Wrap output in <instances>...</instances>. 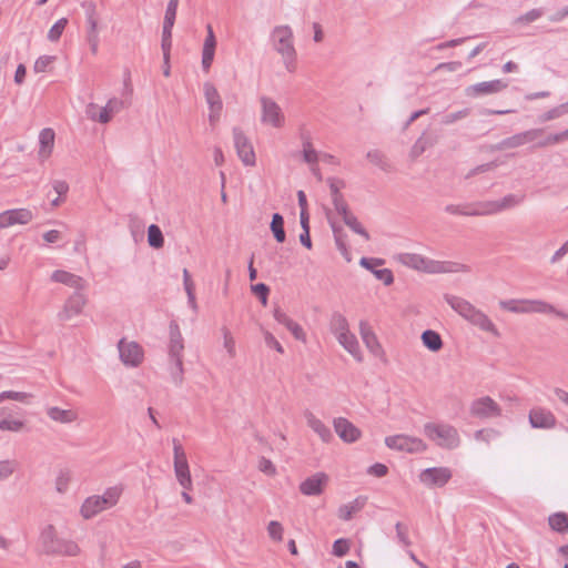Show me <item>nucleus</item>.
I'll list each match as a JSON object with an SVG mask.
<instances>
[{
	"mask_svg": "<svg viewBox=\"0 0 568 568\" xmlns=\"http://www.w3.org/2000/svg\"><path fill=\"white\" fill-rule=\"evenodd\" d=\"M118 348L120 358L126 366L136 367L142 363L143 351L138 343H126L124 339H121L118 344Z\"/></svg>",
	"mask_w": 568,
	"mask_h": 568,
	"instance_id": "f8f14e48",
	"label": "nucleus"
},
{
	"mask_svg": "<svg viewBox=\"0 0 568 568\" xmlns=\"http://www.w3.org/2000/svg\"><path fill=\"white\" fill-rule=\"evenodd\" d=\"M349 551V541L344 538H339L333 544V555L336 557H343Z\"/></svg>",
	"mask_w": 568,
	"mask_h": 568,
	"instance_id": "680f3d73",
	"label": "nucleus"
},
{
	"mask_svg": "<svg viewBox=\"0 0 568 568\" xmlns=\"http://www.w3.org/2000/svg\"><path fill=\"white\" fill-rule=\"evenodd\" d=\"M507 88V83L503 80H493L479 82L476 84L468 85L465 89V94L468 98H478L483 95H489L498 93Z\"/></svg>",
	"mask_w": 568,
	"mask_h": 568,
	"instance_id": "2eb2a0df",
	"label": "nucleus"
},
{
	"mask_svg": "<svg viewBox=\"0 0 568 568\" xmlns=\"http://www.w3.org/2000/svg\"><path fill=\"white\" fill-rule=\"evenodd\" d=\"M67 24H68V19H67V18H61V19H59V20H58V21H57V22H55V23L50 28V30H49V32H48V39H49L51 42H55V41H58V40L61 38V36H62V33H63V31H64V29H65Z\"/></svg>",
	"mask_w": 568,
	"mask_h": 568,
	"instance_id": "603ef678",
	"label": "nucleus"
},
{
	"mask_svg": "<svg viewBox=\"0 0 568 568\" xmlns=\"http://www.w3.org/2000/svg\"><path fill=\"white\" fill-rule=\"evenodd\" d=\"M54 131L52 129L45 128L41 130L39 134V142H40V156L47 158L52 151L53 144H54Z\"/></svg>",
	"mask_w": 568,
	"mask_h": 568,
	"instance_id": "f704fd0d",
	"label": "nucleus"
},
{
	"mask_svg": "<svg viewBox=\"0 0 568 568\" xmlns=\"http://www.w3.org/2000/svg\"><path fill=\"white\" fill-rule=\"evenodd\" d=\"M328 484V476L325 473H316L300 484V491L305 496H318Z\"/></svg>",
	"mask_w": 568,
	"mask_h": 568,
	"instance_id": "a211bd4d",
	"label": "nucleus"
},
{
	"mask_svg": "<svg viewBox=\"0 0 568 568\" xmlns=\"http://www.w3.org/2000/svg\"><path fill=\"white\" fill-rule=\"evenodd\" d=\"M148 243L153 248H161L164 245V236L156 224H151L148 229Z\"/></svg>",
	"mask_w": 568,
	"mask_h": 568,
	"instance_id": "a19ab883",
	"label": "nucleus"
},
{
	"mask_svg": "<svg viewBox=\"0 0 568 568\" xmlns=\"http://www.w3.org/2000/svg\"><path fill=\"white\" fill-rule=\"evenodd\" d=\"M367 160L374 165L378 166L384 172H392L394 170L393 164L386 158V155L379 150H369L366 153Z\"/></svg>",
	"mask_w": 568,
	"mask_h": 568,
	"instance_id": "c9c22d12",
	"label": "nucleus"
},
{
	"mask_svg": "<svg viewBox=\"0 0 568 568\" xmlns=\"http://www.w3.org/2000/svg\"><path fill=\"white\" fill-rule=\"evenodd\" d=\"M548 524L552 530L564 534L568 530V515L566 513H555L549 516Z\"/></svg>",
	"mask_w": 568,
	"mask_h": 568,
	"instance_id": "ea45409f",
	"label": "nucleus"
},
{
	"mask_svg": "<svg viewBox=\"0 0 568 568\" xmlns=\"http://www.w3.org/2000/svg\"><path fill=\"white\" fill-rule=\"evenodd\" d=\"M308 427L316 433L324 443H329L333 439V434L321 419H318L312 412L306 410L304 414Z\"/></svg>",
	"mask_w": 568,
	"mask_h": 568,
	"instance_id": "c85d7f7f",
	"label": "nucleus"
},
{
	"mask_svg": "<svg viewBox=\"0 0 568 568\" xmlns=\"http://www.w3.org/2000/svg\"><path fill=\"white\" fill-rule=\"evenodd\" d=\"M169 356L171 359L182 358L184 342L180 327L175 321L170 323Z\"/></svg>",
	"mask_w": 568,
	"mask_h": 568,
	"instance_id": "b1692460",
	"label": "nucleus"
},
{
	"mask_svg": "<svg viewBox=\"0 0 568 568\" xmlns=\"http://www.w3.org/2000/svg\"><path fill=\"white\" fill-rule=\"evenodd\" d=\"M469 114H470V109L466 108V109L459 110L457 112L446 114L443 118L442 123L448 125V124H452L458 120H462V119L468 116Z\"/></svg>",
	"mask_w": 568,
	"mask_h": 568,
	"instance_id": "69168bd1",
	"label": "nucleus"
},
{
	"mask_svg": "<svg viewBox=\"0 0 568 568\" xmlns=\"http://www.w3.org/2000/svg\"><path fill=\"white\" fill-rule=\"evenodd\" d=\"M262 113L261 122L266 125L280 129L285 124V115L281 106L268 97L260 98Z\"/></svg>",
	"mask_w": 568,
	"mask_h": 568,
	"instance_id": "0eeeda50",
	"label": "nucleus"
},
{
	"mask_svg": "<svg viewBox=\"0 0 568 568\" xmlns=\"http://www.w3.org/2000/svg\"><path fill=\"white\" fill-rule=\"evenodd\" d=\"M344 223L356 234L363 236L366 241L369 240L368 232L364 229V226L358 222L357 217L349 213L345 217H343Z\"/></svg>",
	"mask_w": 568,
	"mask_h": 568,
	"instance_id": "49530a36",
	"label": "nucleus"
},
{
	"mask_svg": "<svg viewBox=\"0 0 568 568\" xmlns=\"http://www.w3.org/2000/svg\"><path fill=\"white\" fill-rule=\"evenodd\" d=\"M545 130L544 129H530L517 134H514L509 138H506L501 140L499 143H497L494 146V150L496 151H503L507 149H516L519 148L526 143L535 142L538 138L544 135Z\"/></svg>",
	"mask_w": 568,
	"mask_h": 568,
	"instance_id": "9d476101",
	"label": "nucleus"
},
{
	"mask_svg": "<svg viewBox=\"0 0 568 568\" xmlns=\"http://www.w3.org/2000/svg\"><path fill=\"white\" fill-rule=\"evenodd\" d=\"M252 292L258 297L261 303L265 306L267 304L270 288L264 283H257L251 286Z\"/></svg>",
	"mask_w": 568,
	"mask_h": 568,
	"instance_id": "052dcab7",
	"label": "nucleus"
},
{
	"mask_svg": "<svg viewBox=\"0 0 568 568\" xmlns=\"http://www.w3.org/2000/svg\"><path fill=\"white\" fill-rule=\"evenodd\" d=\"M366 501V497L358 496L353 501L342 505L338 508V517L345 521L351 520L354 514L361 511L365 507Z\"/></svg>",
	"mask_w": 568,
	"mask_h": 568,
	"instance_id": "c756f323",
	"label": "nucleus"
},
{
	"mask_svg": "<svg viewBox=\"0 0 568 568\" xmlns=\"http://www.w3.org/2000/svg\"><path fill=\"white\" fill-rule=\"evenodd\" d=\"M87 9V41L93 54L98 53L99 48V33H98V19L95 17V7L92 2L83 3Z\"/></svg>",
	"mask_w": 568,
	"mask_h": 568,
	"instance_id": "f3484780",
	"label": "nucleus"
},
{
	"mask_svg": "<svg viewBox=\"0 0 568 568\" xmlns=\"http://www.w3.org/2000/svg\"><path fill=\"white\" fill-rule=\"evenodd\" d=\"M437 142V138L423 133L413 144L409 151V158L415 161L418 159L428 148H432Z\"/></svg>",
	"mask_w": 568,
	"mask_h": 568,
	"instance_id": "7c9ffc66",
	"label": "nucleus"
},
{
	"mask_svg": "<svg viewBox=\"0 0 568 568\" xmlns=\"http://www.w3.org/2000/svg\"><path fill=\"white\" fill-rule=\"evenodd\" d=\"M444 300L455 312H457L470 324L479 327L484 332L491 333L494 336H499L497 327L489 320V317L484 312L476 308L471 303H469L465 298L450 294H445Z\"/></svg>",
	"mask_w": 568,
	"mask_h": 568,
	"instance_id": "f03ea898",
	"label": "nucleus"
},
{
	"mask_svg": "<svg viewBox=\"0 0 568 568\" xmlns=\"http://www.w3.org/2000/svg\"><path fill=\"white\" fill-rule=\"evenodd\" d=\"M329 328L336 338L349 332V325L346 317L337 312L331 317Z\"/></svg>",
	"mask_w": 568,
	"mask_h": 568,
	"instance_id": "e433bc0d",
	"label": "nucleus"
},
{
	"mask_svg": "<svg viewBox=\"0 0 568 568\" xmlns=\"http://www.w3.org/2000/svg\"><path fill=\"white\" fill-rule=\"evenodd\" d=\"M452 476V470L447 467H430L419 474V480L427 487H443Z\"/></svg>",
	"mask_w": 568,
	"mask_h": 568,
	"instance_id": "9b49d317",
	"label": "nucleus"
},
{
	"mask_svg": "<svg viewBox=\"0 0 568 568\" xmlns=\"http://www.w3.org/2000/svg\"><path fill=\"white\" fill-rule=\"evenodd\" d=\"M499 306L515 314H526V300H503Z\"/></svg>",
	"mask_w": 568,
	"mask_h": 568,
	"instance_id": "37998d69",
	"label": "nucleus"
},
{
	"mask_svg": "<svg viewBox=\"0 0 568 568\" xmlns=\"http://www.w3.org/2000/svg\"><path fill=\"white\" fill-rule=\"evenodd\" d=\"M359 334L366 347L369 349L372 354L378 356L383 353L382 346L375 333L373 332L371 325L366 321L359 322Z\"/></svg>",
	"mask_w": 568,
	"mask_h": 568,
	"instance_id": "393cba45",
	"label": "nucleus"
},
{
	"mask_svg": "<svg viewBox=\"0 0 568 568\" xmlns=\"http://www.w3.org/2000/svg\"><path fill=\"white\" fill-rule=\"evenodd\" d=\"M170 374H171L173 383L176 386L182 385V383H183V374H184L183 359L182 358L172 359V366L170 368Z\"/></svg>",
	"mask_w": 568,
	"mask_h": 568,
	"instance_id": "8fccbe9b",
	"label": "nucleus"
},
{
	"mask_svg": "<svg viewBox=\"0 0 568 568\" xmlns=\"http://www.w3.org/2000/svg\"><path fill=\"white\" fill-rule=\"evenodd\" d=\"M524 200H525L524 194H507L501 200H497L499 211L503 212V211L513 209V207L519 205L520 203H523Z\"/></svg>",
	"mask_w": 568,
	"mask_h": 568,
	"instance_id": "c03bdc74",
	"label": "nucleus"
},
{
	"mask_svg": "<svg viewBox=\"0 0 568 568\" xmlns=\"http://www.w3.org/2000/svg\"><path fill=\"white\" fill-rule=\"evenodd\" d=\"M108 508L109 507L105 503V499H103L102 496L94 495V496L88 497L84 500V503L81 506L80 511H81V515L85 519H90V518L94 517L95 515H98L99 513H101L102 510L108 509Z\"/></svg>",
	"mask_w": 568,
	"mask_h": 568,
	"instance_id": "bb28decb",
	"label": "nucleus"
},
{
	"mask_svg": "<svg viewBox=\"0 0 568 568\" xmlns=\"http://www.w3.org/2000/svg\"><path fill=\"white\" fill-rule=\"evenodd\" d=\"M204 97L210 109L209 121L211 124L220 120L223 103L214 84L205 82L203 85Z\"/></svg>",
	"mask_w": 568,
	"mask_h": 568,
	"instance_id": "ddd939ff",
	"label": "nucleus"
},
{
	"mask_svg": "<svg viewBox=\"0 0 568 568\" xmlns=\"http://www.w3.org/2000/svg\"><path fill=\"white\" fill-rule=\"evenodd\" d=\"M122 487L121 486H113V487H109L104 494L102 495L103 499H105V503L108 505L109 508L113 507L114 505H116V503L119 501L120 499V496L122 495Z\"/></svg>",
	"mask_w": 568,
	"mask_h": 568,
	"instance_id": "864d4df0",
	"label": "nucleus"
},
{
	"mask_svg": "<svg viewBox=\"0 0 568 568\" xmlns=\"http://www.w3.org/2000/svg\"><path fill=\"white\" fill-rule=\"evenodd\" d=\"M564 114H567V111L562 103V104L557 105V106L548 110L547 112L542 113L539 116V122H541V123L548 122V121L558 119V118L562 116Z\"/></svg>",
	"mask_w": 568,
	"mask_h": 568,
	"instance_id": "6e6d98bb",
	"label": "nucleus"
},
{
	"mask_svg": "<svg viewBox=\"0 0 568 568\" xmlns=\"http://www.w3.org/2000/svg\"><path fill=\"white\" fill-rule=\"evenodd\" d=\"M562 142V139H561V135H560V132L558 133H554V134H548L547 136L542 138V135L540 138H538L534 143V148H547V146H550V145H555V144H558Z\"/></svg>",
	"mask_w": 568,
	"mask_h": 568,
	"instance_id": "5fc2aeb1",
	"label": "nucleus"
},
{
	"mask_svg": "<svg viewBox=\"0 0 568 568\" xmlns=\"http://www.w3.org/2000/svg\"><path fill=\"white\" fill-rule=\"evenodd\" d=\"M273 49L282 57L287 72L294 73L297 69V52L294 47V34L287 24L276 26L270 36Z\"/></svg>",
	"mask_w": 568,
	"mask_h": 568,
	"instance_id": "f257e3e1",
	"label": "nucleus"
},
{
	"mask_svg": "<svg viewBox=\"0 0 568 568\" xmlns=\"http://www.w3.org/2000/svg\"><path fill=\"white\" fill-rule=\"evenodd\" d=\"M385 263L383 258L375 257H362L359 260V265L371 271L375 277L383 282L384 285H390L394 282L393 273L389 268H377Z\"/></svg>",
	"mask_w": 568,
	"mask_h": 568,
	"instance_id": "6ab92c4d",
	"label": "nucleus"
},
{
	"mask_svg": "<svg viewBox=\"0 0 568 568\" xmlns=\"http://www.w3.org/2000/svg\"><path fill=\"white\" fill-rule=\"evenodd\" d=\"M554 314L560 318V314H568V312L556 308L552 304L542 300H526V314Z\"/></svg>",
	"mask_w": 568,
	"mask_h": 568,
	"instance_id": "cd10ccee",
	"label": "nucleus"
},
{
	"mask_svg": "<svg viewBox=\"0 0 568 568\" xmlns=\"http://www.w3.org/2000/svg\"><path fill=\"white\" fill-rule=\"evenodd\" d=\"M331 227H332V231H333V235H334V239H335V243H336V246L338 248V251L347 258V254H348V250H347V245L345 243V233L343 232V229L342 226L339 225H336L335 223H331Z\"/></svg>",
	"mask_w": 568,
	"mask_h": 568,
	"instance_id": "a18cd8bd",
	"label": "nucleus"
},
{
	"mask_svg": "<svg viewBox=\"0 0 568 568\" xmlns=\"http://www.w3.org/2000/svg\"><path fill=\"white\" fill-rule=\"evenodd\" d=\"M500 213L498 201H480L471 204L473 216H484Z\"/></svg>",
	"mask_w": 568,
	"mask_h": 568,
	"instance_id": "72a5a7b5",
	"label": "nucleus"
},
{
	"mask_svg": "<svg viewBox=\"0 0 568 568\" xmlns=\"http://www.w3.org/2000/svg\"><path fill=\"white\" fill-rule=\"evenodd\" d=\"M48 416L58 423L70 424L77 420L78 414L72 409H62L57 406L49 407L47 409Z\"/></svg>",
	"mask_w": 568,
	"mask_h": 568,
	"instance_id": "473e14b6",
	"label": "nucleus"
},
{
	"mask_svg": "<svg viewBox=\"0 0 568 568\" xmlns=\"http://www.w3.org/2000/svg\"><path fill=\"white\" fill-rule=\"evenodd\" d=\"M87 304V297L80 292H74L64 303L62 311L58 313V318L62 322L71 320L82 313L83 307Z\"/></svg>",
	"mask_w": 568,
	"mask_h": 568,
	"instance_id": "4468645a",
	"label": "nucleus"
},
{
	"mask_svg": "<svg viewBox=\"0 0 568 568\" xmlns=\"http://www.w3.org/2000/svg\"><path fill=\"white\" fill-rule=\"evenodd\" d=\"M469 413L479 419L495 418L501 415V407L491 397L484 396L470 404Z\"/></svg>",
	"mask_w": 568,
	"mask_h": 568,
	"instance_id": "1a4fd4ad",
	"label": "nucleus"
},
{
	"mask_svg": "<svg viewBox=\"0 0 568 568\" xmlns=\"http://www.w3.org/2000/svg\"><path fill=\"white\" fill-rule=\"evenodd\" d=\"M178 7L179 0H169L164 14L163 28L174 27Z\"/></svg>",
	"mask_w": 568,
	"mask_h": 568,
	"instance_id": "de8ad7c7",
	"label": "nucleus"
},
{
	"mask_svg": "<svg viewBox=\"0 0 568 568\" xmlns=\"http://www.w3.org/2000/svg\"><path fill=\"white\" fill-rule=\"evenodd\" d=\"M445 211L453 215L473 216L470 214L471 213V204H465V205L448 204L445 206Z\"/></svg>",
	"mask_w": 568,
	"mask_h": 568,
	"instance_id": "bf43d9fd",
	"label": "nucleus"
},
{
	"mask_svg": "<svg viewBox=\"0 0 568 568\" xmlns=\"http://www.w3.org/2000/svg\"><path fill=\"white\" fill-rule=\"evenodd\" d=\"M51 280L57 283L64 284L75 290V292L84 291L88 286L87 281L73 273L57 270L52 273Z\"/></svg>",
	"mask_w": 568,
	"mask_h": 568,
	"instance_id": "4be33fe9",
	"label": "nucleus"
},
{
	"mask_svg": "<svg viewBox=\"0 0 568 568\" xmlns=\"http://www.w3.org/2000/svg\"><path fill=\"white\" fill-rule=\"evenodd\" d=\"M424 434L436 445L446 449H455L460 443L457 429L446 423H426Z\"/></svg>",
	"mask_w": 568,
	"mask_h": 568,
	"instance_id": "39448f33",
	"label": "nucleus"
},
{
	"mask_svg": "<svg viewBox=\"0 0 568 568\" xmlns=\"http://www.w3.org/2000/svg\"><path fill=\"white\" fill-rule=\"evenodd\" d=\"M338 343L358 362L362 361V353L356 336L348 332L336 338Z\"/></svg>",
	"mask_w": 568,
	"mask_h": 568,
	"instance_id": "2f4dec72",
	"label": "nucleus"
},
{
	"mask_svg": "<svg viewBox=\"0 0 568 568\" xmlns=\"http://www.w3.org/2000/svg\"><path fill=\"white\" fill-rule=\"evenodd\" d=\"M17 463L14 460H0V481L8 479L16 470Z\"/></svg>",
	"mask_w": 568,
	"mask_h": 568,
	"instance_id": "13d9d810",
	"label": "nucleus"
},
{
	"mask_svg": "<svg viewBox=\"0 0 568 568\" xmlns=\"http://www.w3.org/2000/svg\"><path fill=\"white\" fill-rule=\"evenodd\" d=\"M267 531L273 540L281 541L283 539V526L278 521H270L267 526Z\"/></svg>",
	"mask_w": 568,
	"mask_h": 568,
	"instance_id": "338daca9",
	"label": "nucleus"
},
{
	"mask_svg": "<svg viewBox=\"0 0 568 568\" xmlns=\"http://www.w3.org/2000/svg\"><path fill=\"white\" fill-rule=\"evenodd\" d=\"M396 260L407 267L429 274L466 271V266L463 264L434 261L416 253H399L396 255Z\"/></svg>",
	"mask_w": 568,
	"mask_h": 568,
	"instance_id": "7ed1b4c3",
	"label": "nucleus"
},
{
	"mask_svg": "<svg viewBox=\"0 0 568 568\" xmlns=\"http://www.w3.org/2000/svg\"><path fill=\"white\" fill-rule=\"evenodd\" d=\"M216 39L212 27L207 26V36L205 38L202 51V68L204 71H209L215 54Z\"/></svg>",
	"mask_w": 568,
	"mask_h": 568,
	"instance_id": "a878e982",
	"label": "nucleus"
},
{
	"mask_svg": "<svg viewBox=\"0 0 568 568\" xmlns=\"http://www.w3.org/2000/svg\"><path fill=\"white\" fill-rule=\"evenodd\" d=\"M528 418L532 428L552 429L557 425L554 413L544 407L531 408Z\"/></svg>",
	"mask_w": 568,
	"mask_h": 568,
	"instance_id": "dca6fc26",
	"label": "nucleus"
},
{
	"mask_svg": "<svg viewBox=\"0 0 568 568\" xmlns=\"http://www.w3.org/2000/svg\"><path fill=\"white\" fill-rule=\"evenodd\" d=\"M33 219V214L28 209H13L0 213V229H6L14 224H27Z\"/></svg>",
	"mask_w": 568,
	"mask_h": 568,
	"instance_id": "aec40b11",
	"label": "nucleus"
},
{
	"mask_svg": "<svg viewBox=\"0 0 568 568\" xmlns=\"http://www.w3.org/2000/svg\"><path fill=\"white\" fill-rule=\"evenodd\" d=\"M23 422L3 418L0 419V430L19 432L23 428Z\"/></svg>",
	"mask_w": 568,
	"mask_h": 568,
	"instance_id": "0e129e2a",
	"label": "nucleus"
},
{
	"mask_svg": "<svg viewBox=\"0 0 568 568\" xmlns=\"http://www.w3.org/2000/svg\"><path fill=\"white\" fill-rule=\"evenodd\" d=\"M172 29L173 28H163L162 30L161 48L163 51V60L165 64H168L170 61V51L172 48Z\"/></svg>",
	"mask_w": 568,
	"mask_h": 568,
	"instance_id": "09e8293b",
	"label": "nucleus"
},
{
	"mask_svg": "<svg viewBox=\"0 0 568 568\" xmlns=\"http://www.w3.org/2000/svg\"><path fill=\"white\" fill-rule=\"evenodd\" d=\"M271 231L274 239L278 243H283L286 240V233L284 230V217L280 213H274L271 221Z\"/></svg>",
	"mask_w": 568,
	"mask_h": 568,
	"instance_id": "58836bf2",
	"label": "nucleus"
},
{
	"mask_svg": "<svg viewBox=\"0 0 568 568\" xmlns=\"http://www.w3.org/2000/svg\"><path fill=\"white\" fill-rule=\"evenodd\" d=\"M273 316L278 324H282L292 333L295 339L306 342V334L303 327L298 323L294 322L290 316H287V314L284 313L280 307L274 308Z\"/></svg>",
	"mask_w": 568,
	"mask_h": 568,
	"instance_id": "5701e85b",
	"label": "nucleus"
},
{
	"mask_svg": "<svg viewBox=\"0 0 568 568\" xmlns=\"http://www.w3.org/2000/svg\"><path fill=\"white\" fill-rule=\"evenodd\" d=\"M395 530L398 542L404 547H409L412 541L408 537V526L398 521L395 525Z\"/></svg>",
	"mask_w": 568,
	"mask_h": 568,
	"instance_id": "4d7b16f0",
	"label": "nucleus"
},
{
	"mask_svg": "<svg viewBox=\"0 0 568 568\" xmlns=\"http://www.w3.org/2000/svg\"><path fill=\"white\" fill-rule=\"evenodd\" d=\"M332 202H333V205L336 210V212L342 216V217H345L346 215H348L351 212H349V209H348V204L347 202L345 201L344 196L341 195V196H337V197H333L332 199Z\"/></svg>",
	"mask_w": 568,
	"mask_h": 568,
	"instance_id": "774afa93",
	"label": "nucleus"
},
{
	"mask_svg": "<svg viewBox=\"0 0 568 568\" xmlns=\"http://www.w3.org/2000/svg\"><path fill=\"white\" fill-rule=\"evenodd\" d=\"M233 140L237 156L242 163L246 166H254L256 158L253 145L240 128L233 129Z\"/></svg>",
	"mask_w": 568,
	"mask_h": 568,
	"instance_id": "6e6552de",
	"label": "nucleus"
},
{
	"mask_svg": "<svg viewBox=\"0 0 568 568\" xmlns=\"http://www.w3.org/2000/svg\"><path fill=\"white\" fill-rule=\"evenodd\" d=\"M175 477L179 484L186 490L192 489V477L189 465L174 467Z\"/></svg>",
	"mask_w": 568,
	"mask_h": 568,
	"instance_id": "79ce46f5",
	"label": "nucleus"
},
{
	"mask_svg": "<svg viewBox=\"0 0 568 568\" xmlns=\"http://www.w3.org/2000/svg\"><path fill=\"white\" fill-rule=\"evenodd\" d=\"M422 342L424 346L432 352H438L443 347V339L440 335L433 329H426L423 332Z\"/></svg>",
	"mask_w": 568,
	"mask_h": 568,
	"instance_id": "4c0bfd02",
	"label": "nucleus"
},
{
	"mask_svg": "<svg viewBox=\"0 0 568 568\" xmlns=\"http://www.w3.org/2000/svg\"><path fill=\"white\" fill-rule=\"evenodd\" d=\"M385 444L390 449L409 454L423 453L427 449V445L423 439L407 435L388 436L385 438Z\"/></svg>",
	"mask_w": 568,
	"mask_h": 568,
	"instance_id": "423d86ee",
	"label": "nucleus"
},
{
	"mask_svg": "<svg viewBox=\"0 0 568 568\" xmlns=\"http://www.w3.org/2000/svg\"><path fill=\"white\" fill-rule=\"evenodd\" d=\"M40 544L42 550L48 555L77 556L80 552V548L74 541L58 538L52 525L42 529Z\"/></svg>",
	"mask_w": 568,
	"mask_h": 568,
	"instance_id": "20e7f679",
	"label": "nucleus"
},
{
	"mask_svg": "<svg viewBox=\"0 0 568 568\" xmlns=\"http://www.w3.org/2000/svg\"><path fill=\"white\" fill-rule=\"evenodd\" d=\"M172 443H173V455H174L173 465H174V467H178V466L181 467L182 465L183 466L189 465L186 454H185L182 445L180 444V442L176 438H173Z\"/></svg>",
	"mask_w": 568,
	"mask_h": 568,
	"instance_id": "3c124183",
	"label": "nucleus"
},
{
	"mask_svg": "<svg viewBox=\"0 0 568 568\" xmlns=\"http://www.w3.org/2000/svg\"><path fill=\"white\" fill-rule=\"evenodd\" d=\"M334 429L339 438L346 443H354L361 437V430L344 417L334 419Z\"/></svg>",
	"mask_w": 568,
	"mask_h": 568,
	"instance_id": "412c9836",
	"label": "nucleus"
},
{
	"mask_svg": "<svg viewBox=\"0 0 568 568\" xmlns=\"http://www.w3.org/2000/svg\"><path fill=\"white\" fill-rule=\"evenodd\" d=\"M326 182L329 186L332 199L343 195L341 193V190L345 187V182L343 180L336 178H328Z\"/></svg>",
	"mask_w": 568,
	"mask_h": 568,
	"instance_id": "e2e57ef3",
	"label": "nucleus"
}]
</instances>
